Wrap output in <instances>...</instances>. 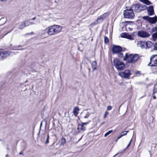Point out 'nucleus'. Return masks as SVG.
Returning a JSON list of instances; mask_svg holds the SVG:
<instances>
[{"label": "nucleus", "instance_id": "obj_2", "mask_svg": "<svg viewBox=\"0 0 157 157\" xmlns=\"http://www.w3.org/2000/svg\"><path fill=\"white\" fill-rule=\"evenodd\" d=\"M140 58V56L137 54H130L126 53L123 58V60L126 61L128 63H133L136 62Z\"/></svg>", "mask_w": 157, "mask_h": 157}, {"label": "nucleus", "instance_id": "obj_13", "mask_svg": "<svg viewBox=\"0 0 157 157\" xmlns=\"http://www.w3.org/2000/svg\"><path fill=\"white\" fill-rule=\"evenodd\" d=\"M146 9L147 14L149 16H152L155 14L154 10V7L152 6H151L148 7L146 6Z\"/></svg>", "mask_w": 157, "mask_h": 157}, {"label": "nucleus", "instance_id": "obj_36", "mask_svg": "<svg viewBox=\"0 0 157 157\" xmlns=\"http://www.w3.org/2000/svg\"><path fill=\"white\" fill-rule=\"evenodd\" d=\"M45 137V135L43 134L42 135L41 137L42 138L41 140H44V138Z\"/></svg>", "mask_w": 157, "mask_h": 157}, {"label": "nucleus", "instance_id": "obj_54", "mask_svg": "<svg viewBox=\"0 0 157 157\" xmlns=\"http://www.w3.org/2000/svg\"><path fill=\"white\" fill-rule=\"evenodd\" d=\"M150 157H151V155L150 156Z\"/></svg>", "mask_w": 157, "mask_h": 157}, {"label": "nucleus", "instance_id": "obj_7", "mask_svg": "<svg viewBox=\"0 0 157 157\" xmlns=\"http://www.w3.org/2000/svg\"><path fill=\"white\" fill-rule=\"evenodd\" d=\"M142 18L151 24H155L157 22V17L155 16L154 17H150L148 16H144L142 17Z\"/></svg>", "mask_w": 157, "mask_h": 157}, {"label": "nucleus", "instance_id": "obj_39", "mask_svg": "<svg viewBox=\"0 0 157 157\" xmlns=\"http://www.w3.org/2000/svg\"><path fill=\"white\" fill-rule=\"evenodd\" d=\"M122 135H121V134L120 135V136H118L117 138V140H119V139H120L122 137Z\"/></svg>", "mask_w": 157, "mask_h": 157}, {"label": "nucleus", "instance_id": "obj_26", "mask_svg": "<svg viewBox=\"0 0 157 157\" xmlns=\"http://www.w3.org/2000/svg\"><path fill=\"white\" fill-rule=\"evenodd\" d=\"M89 113L88 112H87V113H86V115L82 117L83 121H85V119L86 118H87L89 116Z\"/></svg>", "mask_w": 157, "mask_h": 157}, {"label": "nucleus", "instance_id": "obj_45", "mask_svg": "<svg viewBox=\"0 0 157 157\" xmlns=\"http://www.w3.org/2000/svg\"><path fill=\"white\" fill-rule=\"evenodd\" d=\"M19 154L20 155H22V154H23V153L22 152H21L19 153Z\"/></svg>", "mask_w": 157, "mask_h": 157}, {"label": "nucleus", "instance_id": "obj_4", "mask_svg": "<svg viewBox=\"0 0 157 157\" xmlns=\"http://www.w3.org/2000/svg\"><path fill=\"white\" fill-rule=\"evenodd\" d=\"M133 11L135 12H140L146 9V6L140 3L134 4L131 7Z\"/></svg>", "mask_w": 157, "mask_h": 157}, {"label": "nucleus", "instance_id": "obj_32", "mask_svg": "<svg viewBox=\"0 0 157 157\" xmlns=\"http://www.w3.org/2000/svg\"><path fill=\"white\" fill-rule=\"evenodd\" d=\"M118 56L119 57H120L121 58H122L123 57V54L122 53H119L118 54Z\"/></svg>", "mask_w": 157, "mask_h": 157}, {"label": "nucleus", "instance_id": "obj_52", "mask_svg": "<svg viewBox=\"0 0 157 157\" xmlns=\"http://www.w3.org/2000/svg\"><path fill=\"white\" fill-rule=\"evenodd\" d=\"M7 155H7H7H6V157Z\"/></svg>", "mask_w": 157, "mask_h": 157}, {"label": "nucleus", "instance_id": "obj_46", "mask_svg": "<svg viewBox=\"0 0 157 157\" xmlns=\"http://www.w3.org/2000/svg\"><path fill=\"white\" fill-rule=\"evenodd\" d=\"M25 35H30V33H26V34H25Z\"/></svg>", "mask_w": 157, "mask_h": 157}, {"label": "nucleus", "instance_id": "obj_14", "mask_svg": "<svg viewBox=\"0 0 157 157\" xmlns=\"http://www.w3.org/2000/svg\"><path fill=\"white\" fill-rule=\"evenodd\" d=\"M121 37L127 38L131 40H134L133 37L127 33H122L121 34Z\"/></svg>", "mask_w": 157, "mask_h": 157}, {"label": "nucleus", "instance_id": "obj_19", "mask_svg": "<svg viewBox=\"0 0 157 157\" xmlns=\"http://www.w3.org/2000/svg\"><path fill=\"white\" fill-rule=\"evenodd\" d=\"M91 67L93 71L96 69L97 66V63L96 61H94L92 62L91 64Z\"/></svg>", "mask_w": 157, "mask_h": 157}, {"label": "nucleus", "instance_id": "obj_24", "mask_svg": "<svg viewBox=\"0 0 157 157\" xmlns=\"http://www.w3.org/2000/svg\"><path fill=\"white\" fill-rule=\"evenodd\" d=\"M26 27L25 25V23H24L23 22L19 26V29H24L25 27Z\"/></svg>", "mask_w": 157, "mask_h": 157}, {"label": "nucleus", "instance_id": "obj_20", "mask_svg": "<svg viewBox=\"0 0 157 157\" xmlns=\"http://www.w3.org/2000/svg\"><path fill=\"white\" fill-rule=\"evenodd\" d=\"M145 44L147 48H150L153 45V43L149 41L146 42Z\"/></svg>", "mask_w": 157, "mask_h": 157}, {"label": "nucleus", "instance_id": "obj_30", "mask_svg": "<svg viewBox=\"0 0 157 157\" xmlns=\"http://www.w3.org/2000/svg\"><path fill=\"white\" fill-rule=\"evenodd\" d=\"M129 132L128 131H124L122 132L121 133V135H122V136H124L125 135H126L127 134V133Z\"/></svg>", "mask_w": 157, "mask_h": 157}, {"label": "nucleus", "instance_id": "obj_27", "mask_svg": "<svg viewBox=\"0 0 157 157\" xmlns=\"http://www.w3.org/2000/svg\"><path fill=\"white\" fill-rule=\"evenodd\" d=\"M104 42L105 44H107V43H108L109 42V40L108 38L106 37V36H104Z\"/></svg>", "mask_w": 157, "mask_h": 157}, {"label": "nucleus", "instance_id": "obj_48", "mask_svg": "<svg viewBox=\"0 0 157 157\" xmlns=\"http://www.w3.org/2000/svg\"><path fill=\"white\" fill-rule=\"evenodd\" d=\"M2 2H5L6 0H0Z\"/></svg>", "mask_w": 157, "mask_h": 157}, {"label": "nucleus", "instance_id": "obj_5", "mask_svg": "<svg viewBox=\"0 0 157 157\" xmlns=\"http://www.w3.org/2000/svg\"><path fill=\"white\" fill-rule=\"evenodd\" d=\"M114 66L118 71L123 70L125 67L124 63L117 59L113 60Z\"/></svg>", "mask_w": 157, "mask_h": 157}, {"label": "nucleus", "instance_id": "obj_49", "mask_svg": "<svg viewBox=\"0 0 157 157\" xmlns=\"http://www.w3.org/2000/svg\"><path fill=\"white\" fill-rule=\"evenodd\" d=\"M33 34V32H31V33H30V35L32 34Z\"/></svg>", "mask_w": 157, "mask_h": 157}, {"label": "nucleus", "instance_id": "obj_33", "mask_svg": "<svg viewBox=\"0 0 157 157\" xmlns=\"http://www.w3.org/2000/svg\"><path fill=\"white\" fill-rule=\"evenodd\" d=\"M109 114V113L107 111H106L104 114L103 117L104 118H105Z\"/></svg>", "mask_w": 157, "mask_h": 157}, {"label": "nucleus", "instance_id": "obj_29", "mask_svg": "<svg viewBox=\"0 0 157 157\" xmlns=\"http://www.w3.org/2000/svg\"><path fill=\"white\" fill-rule=\"evenodd\" d=\"M113 132V130H111L110 131H109L108 132H107L106 133H105L104 135L105 137L107 136L108 135H109L111 133H112Z\"/></svg>", "mask_w": 157, "mask_h": 157}, {"label": "nucleus", "instance_id": "obj_25", "mask_svg": "<svg viewBox=\"0 0 157 157\" xmlns=\"http://www.w3.org/2000/svg\"><path fill=\"white\" fill-rule=\"evenodd\" d=\"M151 33H155L157 32V27H155L153 28L151 30V32H150Z\"/></svg>", "mask_w": 157, "mask_h": 157}, {"label": "nucleus", "instance_id": "obj_31", "mask_svg": "<svg viewBox=\"0 0 157 157\" xmlns=\"http://www.w3.org/2000/svg\"><path fill=\"white\" fill-rule=\"evenodd\" d=\"M49 135L48 134V135H47V139H46V140L45 141V144H47L49 143Z\"/></svg>", "mask_w": 157, "mask_h": 157}, {"label": "nucleus", "instance_id": "obj_43", "mask_svg": "<svg viewBox=\"0 0 157 157\" xmlns=\"http://www.w3.org/2000/svg\"><path fill=\"white\" fill-rule=\"evenodd\" d=\"M42 125V122H41L40 123V129L41 128Z\"/></svg>", "mask_w": 157, "mask_h": 157}, {"label": "nucleus", "instance_id": "obj_53", "mask_svg": "<svg viewBox=\"0 0 157 157\" xmlns=\"http://www.w3.org/2000/svg\"><path fill=\"white\" fill-rule=\"evenodd\" d=\"M20 45H19V46H18V47H20Z\"/></svg>", "mask_w": 157, "mask_h": 157}, {"label": "nucleus", "instance_id": "obj_12", "mask_svg": "<svg viewBox=\"0 0 157 157\" xmlns=\"http://www.w3.org/2000/svg\"><path fill=\"white\" fill-rule=\"evenodd\" d=\"M10 52L8 51L1 52L0 51V60H2L9 56Z\"/></svg>", "mask_w": 157, "mask_h": 157}, {"label": "nucleus", "instance_id": "obj_41", "mask_svg": "<svg viewBox=\"0 0 157 157\" xmlns=\"http://www.w3.org/2000/svg\"><path fill=\"white\" fill-rule=\"evenodd\" d=\"M29 25H33V24H34V23H33V22H30V21H29Z\"/></svg>", "mask_w": 157, "mask_h": 157}, {"label": "nucleus", "instance_id": "obj_38", "mask_svg": "<svg viewBox=\"0 0 157 157\" xmlns=\"http://www.w3.org/2000/svg\"><path fill=\"white\" fill-rule=\"evenodd\" d=\"M135 73L136 74L141 75L140 71H137Z\"/></svg>", "mask_w": 157, "mask_h": 157}, {"label": "nucleus", "instance_id": "obj_21", "mask_svg": "<svg viewBox=\"0 0 157 157\" xmlns=\"http://www.w3.org/2000/svg\"><path fill=\"white\" fill-rule=\"evenodd\" d=\"M152 97L154 99H156V95L157 94V88H154L153 90Z\"/></svg>", "mask_w": 157, "mask_h": 157}, {"label": "nucleus", "instance_id": "obj_8", "mask_svg": "<svg viewBox=\"0 0 157 157\" xmlns=\"http://www.w3.org/2000/svg\"><path fill=\"white\" fill-rule=\"evenodd\" d=\"M137 35L138 36L143 38H148L151 35L150 34L147 32L142 30L138 31Z\"/></svg>", "mask_w": 157, "mask_h": 157}, {"label": "nucleus", "instance_id": "obj_23", "mask_svg": "<svg viewBox=\"0 0 157 157\" xmlns=\"http://www.w3.org/2000/svg\"><path fill=\"white\" fill-rule=\"evenodd\" d=\"M152 39L154 41H155L157 39V32L153 33L152 35Z\"/></svg>", "mask_w": 157, "mask_h": 157}, {"label": "nucleus", "instance_id": "obj_35", "mask_svg": "<svg viewBox=\"0 0 157 157\" xmlns=\"http://www.w3.org/2000/svg\"><path fill=\"white\" fill-rule=\"evenodd\" d=\"M154 50H157V44H155L154 46Z\"/></svg>", "mask_w": 157, "mask_h": 157}, {"label": "nucleus", "instance_id": "obj_44", "mask_svg": "<svg viewBox=\"0 0 157 157\" xmlns=\"http://www.w3.org/2000/svg\"><path fill=\"white\" fill-rule=\"evenodd\" d=\"M36 18V17H33V18L32 19H31V20H34Z\"/></svg>", "mask_w": 157, "mask_h": 157}, {"label": "nucleus", "instance_id": "obj_15", "mask_svg": "<svg viewBox=\"0 0 157 157\" xmlns=\"http://www.w3.org/2000/svg\"><path fill=\"white\" fill-rule=\"evenodd\" d=\"M121 37L127 38L131 40H134L133 37L127 33H122L121 34Z\"/></svg>", "mask_w": 157, "mask_h": 157}, {"label": "nucleus", "instance_id": "obj_17", "mask_svg": "<svg viewBox=\"0 0 157 157\" xmlns=\"http://www.w3.org/2000/svg\"><path fill=\"white\" fill-rule=\"evenodd\" d=\"M137 46L138 47H140L142 48H145V43L142 41H138L137 44Z\"/></svg>", "mask_w": 157, "mask_h": 157}, {"label": "nucleus", "instance_id": "obj_47", "mask_svg": "<svg viewBox=\"0 0 157 157\" xmlns=\"http://www.w3.org/2000/svg\"><path fill=\"white\" fill-rule=\"evenodd\" d=\"M118 153L116 154V155H115L113 157H115L117 155Z\"/></svg>", "mask_w": 157, "mask_h": 157}, {"label": "nucleus", "instance_id": "obj_1", "mask_svg": "<svg viewBox=\"0 0 157 157\" xmlns=\"http://www.w3.org/2000/svg\"><path fill=\"white\" fill-rule=\"evenodd\" d=\"M62 29V26L59 25H54L49 26L46 29H48L47 33L50 36L56 35L61 32Z\"/></svg>", "mask_w": 157, "mask_h": 157}, {"label": "nucleus", "instance_id": "obj_11", "mask_svg": "<svg viewBox=\"0 0 157 157\" xmlns=\"http://www.w3.org/2000/svg\"><path fill=\"white\" fill-rule=\"evenodd\" d=\"M90 121V120H88L87 122L82 123L81 124H79L78 125L77 129L78 132H80L86 130V127L84 125L88 124Z\"/></svg>", "mask_w": 157, "mask_h": 157}, {"label": "nucleus", "instance_id": "obj_42", "mask_svg": "<svg viewBox=\"0 0 157 157\" xmlns=\"http://www.w3.org/2000/svg\"><path fill=\"white\" fill-rule=\"evenodd\" d=\"M75 109H76V110H77L78 111L79 110V109H78V107H75Z\"/></svg>", "mask_w": 157, "mask_h": 157}, {"label": "nucleus", "instance_id": "obj_9", "mask_svg": "<svg viewBox=\"0 0 157 157\" xmlns=\"http://www.w3.org/2000/svg\"><path fill=\"white\" fill-rule=\"evenodd\" d=\"M151 64V66H157V55H153L150 57V62L148 65Z\"/></svg>", "mask_w": 157, "mask_h": 157}, {"label": "nucleus", "instance_id": "obj_10", "mask_svg": "<svg viewBox=\"0 0 157 157\" xmlns=\"http://www.w3.org/2000/svg\"><path fill=\"white\" fill-rule=\"evenodd\" d=\"M122 50V48L121 47L118 46L113 45L112 48V52L113 54H116L120 53Z\"/></svg>", "mask_w": 157, "mask_h": 157}, {"label": "nucleus", "instance_id": "obj_50", "mask_svg": "<svg viewBox=\"0 0 157 157\" xmlns=\"http://www.w3.org/2000/svg\"><path fill=\"white\" fill-rule=\"evenodd\" d=\"M117 140V139L116 140V142H117V140Z\"/></svg>", "mask_w": 157, "mask_h": 157}, {"label": "nucleus", "instance_id": "obj_28", "mask_svg": "<svg viewBox=\"0 0 157 157\" xmlns=\"http://www.w3.org/2000/svg\"><path fill=\"white\" fill-rule=\"evenodd\" d=\"M29 20L23 21V22L24 23H25V25L26 26H28L29 25Z\"/></svg>", "mask_w": 157, "mask_h": 157}, {"label": "nucleus", "instance_id": "obj_22", "mask_svg": "<svg viewBox=\"0 0 157 157\" xmlns=\"http://www.w3.org/2000/svg\"><path fill=\"white\" fill-rule=\"evenodd\" d=\"M66 142V140L65 138L62 137L60 140V145L63 146Z\"/></svg>", "mask_w": 157, "mask_h": 157}, {"label": "nucleus", "instance_id": "obj_3", "mask_svg": "<svg viewBox=\"0 0 157 157\" xmlns=\"http://www.w3.org/2000/svg\"><path fill=\"white\" fill-rule=\"evenodd\" d=\"M124 18L129 19H133L135 14L131 7H126V9L124 11Z\"/></svg>", "mask_w": 157, "mask_h": 157}, {"label": "nucleus", "instance_id": "obj_37", "mask_svg": "<svg viewBox=\"0 0 157 157\" xmlns=\"http://www.w3.org/2000/svg\"><path fill=\"white\" fill-rule=\"evenodd\" d=\"M131 141H132V139L131 140L129 141V144H128L127 145L126 149L129 146L130 144H131Z\"/></svg>", "mask_w": 157, "mask_h": 157}, {"label": "nucleus", "instance_id": "obj_6", "mask_svg": "<svg viewBox=\"0 0 157 157\" xmlns=\"http://www.w3.org/2000/svg\"><path fill=\"white\" fill-rule=\"evenodd\" d=\"M131 73L129 70H126L123 71H121L119 72L118 75L122 78L129 79Z\"/></svg>", "mask_w": 157, "mask_h": 157}, {"label": "nucleus", "instance_id": "obj_51", "mask_svg": "<svg viewBox=\"0 0 157 157\" xmlns=\"http://www.w3.org/2000/svg\"><path fill=\"white\" fill-rule=\"evenodd\" d=\"M7 149L8 150H9V149L8 147H7Z\"/></svg>", "mask_w": 157, "mask_h": 157}, {"label": "nucleus", "instance_id": "obj_34", "mask_svg": "<svg viewBox=\"0 0 157 157\" xmlns=\"http://www.w3.org/2000/svg\"><path fill=\"white\" fill-rule=\"evenodd\" d=\"M112 109V106H107V110H111Z\"/></svg>", "mask_w": 157, "mask_h": 157}, {"label": "nucleus", "instance_id": "obj_16", "mask_svg": "<svg viewBox=\"0 0 157 157\" xmlns=\"http://www.w3.org/2000/svg\"><path fill=\"white\" fill-rule=\"evenodd\" d=\"M108 16V14L106 13H104L102 15L99 17L97 20L96 21H98L99 20H100L101 21H102L105 17Z\"/></svg>", "mask_w": 157, "mask_h": 157}, {"label": "nucleus", "instance_id": "obj_18", "mask_svg": "<svg viewBox=\"0 0 157 157\" xmlns=\"http://www.w3.org/2000/svg\"><path fill=\"white\" fill-rule=\"evenodd\" d=\"M140 1L147 5L152 4V3L148 0H139Z\"/></svg>", "mask_w": 157, "mask_h": 157}, {"label": "nucleus", "instance_id": "obj_40", "mask_svg": "<svg viewBox=\"0 0 157 157\" xmlns=\"http://www.w3.org/2000/svg\"><path fill=\"white\" fill-rule=\"evenodd\" d=\"M4 20V18H2L0 19V23L3 21Z\"/></svg>", "mask_w": 157, "mask_h": 157}]
</instances>
